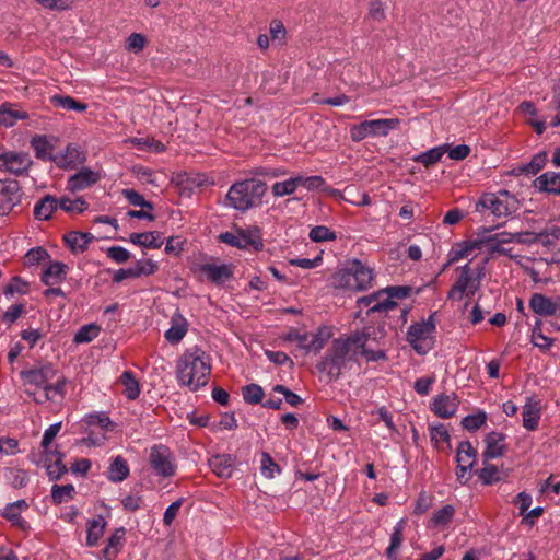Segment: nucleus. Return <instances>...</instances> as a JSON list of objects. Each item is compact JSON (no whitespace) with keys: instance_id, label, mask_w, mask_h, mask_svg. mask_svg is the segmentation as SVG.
<instances>
[{"instance_id":"f257e3e1","label":"nucleus","mask_w":560,"mask_h":560,"mask_svg":"<svg viewBox=\"0 0 560 560\" xmlns=\"http://www.w3.org/2000/svg\"><path fill=\"white\" fill-rule=\"evenodd\" d=\"M369 336L363 330L334 339L325 355L317 362V371L325 374L328 382L337 381L347 364L357 361L360 348L366 345Z\"/></svg>"},{"instance_id":"f03ea898","label":"nucleus","mask_w":560,"mask_h":560,"mask_svg":"<svg viewBox=\"0 0 560 560\" xmlns=\"http://www.w3.org/2000/svg\"><path fill=\"white\" fill-rule=\"evenodd\" d=\"M211 374L209 357L199 348L185 351L177 361L178 382L196 392L207 385Z\"/></svg>"},{"instance_id":"7ed1b4c3","label":"nucleus","mask_w":560,"mask_h":560,"mask_svg":"<svg viewBox=\"0 0 560 560\" xmlns=\"http://www.w3.org/2000/svg\"><path fill=\"white\" fill-rule=\"evenodd\" d=\"M267 190L268 186L265 182L255 177L246 178L234 183L230 187L226 194V201L235 210L245 212L252 208L259 207Z\"/></svg>"},{"instance_id":"20e7f679","label":"nucleus","mask_w":560,"mask_h":560,"mask_svg":"<svg viewBox=\"0 0 560 560\" xmlns=\"http://www.w3.org/2000/svg\"><path fill=\"white\" fill-rule=\"evenodd\" d=\"M517 200L508 190H500L498 194L486 192L476 202L477 212L490 210L493 215L506 217L517 210Z\"/></svg>"},{"instance_id":"39448f33","label":"nucleus","mask_w":560,"mask_h":560,"mask_svg":"<svg viewBox=\"0 0 560 560\" xmlns=\"http://www.w3.org/2000/svg\"><path fill=\"white\" fill-rule=\"evenodd\" d=\"M434 330L435 319L434 314H431L427 320L416 323L408 328L407 341L417 353L425 354L433 348Z\"/></svg>"},{"instance_id":"423d86ee","label":"nucleus","mask_w":560,"mask_h":560,"mask_svg":"<svg viewBox=\"0 0 560 560\" xmlns=\"http://www.w3.org/2000/svg\"><path fill=\"white\" fill-rule=\"evenodd\" d=\"M20 375L24 385H32L45 390L48 383L56 377L57 370L51 363H46L40 366L23 370Z\"/></svg>"},{"instance_id":"0eeeda50","label":"nucleus","mask_w":560,"mask_h":560,"mask_svg":"<svg viewBox=\"0 0 560 560\" xmlns=\"http://www.w3.org/2000/svg\"><path fill=\"white\" fill-rule=\"evenodd\" d=\"M21 187L15 179H0V215L8 214L21 201Z\"/></svg>"},{"instance_id":"6e6552de","label":"nucleus","mask_w":560,"mask_h":560,"mask_svg":"<svg viewBox=\"0 0 560 560\" xmlns=\"http://www.w3.org/2000/svg\"><path fill=\"white\" fill-rule=\"evenodd\" d=\"M32 161L24 153L5 152L0 154V170H4L14 175H23L27 172Z\"/></svg>"},{"instance_id":"1a4fd4ad","label":"nucleus","mask_w":560,"mask_h":560,"mask_svg":"<svg viewBox=\"0 0 560 560\" xmlns=\"http://www.w3.org/2000/svg\"><path fill=\"white\" fill-rule=\"evenodd\" d=\"M384 294L386 293L387 296L383 298L382 302L375 303L371 308H369L368 313H381V312H388L389 310H394L398 306L397 302H395L393 299H405L407 298L410 292L411 288L408 285H396V287H388L383 290Z\"/></svg>"},{"instance_id":"9d476101","label":"nucleus","mask_w":560,"mask_h":560,"mask_svg":"<svg viewBox=\"0 0 560 560\" xmlns=\"http://www.w3.org/2000/svg\"><path fill=\"white\" fill-rule=\"evenodd\" d=\"M529 307L539 316H560V298L552 300L542 293H534L529 300Z\"/></svg>"},{"instance_id":"9b49d317","label":"nucleus","mask_w":560,"mask_h":560,"mask_svg":"<svg viewBox=\"0 0 560 560\" xmlns=\"http://www.w3.org/2000/svg\"><path fill=\"white\" fill-rule=\"evenodd\" d=\"M458 405L459 399L455 393H452L451 395L440 394L433 399L431 410L438 417L448 419L456 413Z\"/></svg>"},{"instance_id":"f8f14e48","label":"nucleus","mask_w":560,"mask_h":560,"mask_svg":"<svg viewBox=\"0 0 560 560\" xmlns=\"http://www.w3.org/2000/svg\"><path fill=\"white\" fill-rule=\"evenodd\" d=\"M199 272L205 275L209 281L219 285L233 278V265L202 264L198 267Z\"/></svg>"},{"instance_id":"ddd939ff","label":"nucleus","mask_w":560,"mask_h":560,"mask_svg":"<svg viewBox=\"0 0 560 560\" xmlns=\"http://www.w3.org/2000/svg\"><path fill=\"white\" fill-rule=\"evenodd\" d=\"M100 174L88 167L81 168L68 179L67 188L71 191L83 190L100 180Z\"/></svg>"},{"instance_id":"4468645a","label":"nucleus","mask_w":560,"mask_h":560,"mask_svg":"<svg viewBox=\"0 0 560 560\" xmlns=\"http://www.w3.org/2000/svg\"><path fill=\"white\" fill-rule=\"evenodd\" d=\"M188 323L186 318L176 312L171 318V327L164 334L165 339L171 343H178L186 335Z\"/></svg>"},{"instance_id":"2eb2a0df","label":"nucleus","mask_w":560,"mask_h":560,"mask_svg":"<svg viewBox=\"0 0 560 560\" xmlns=\"http://www.w3.org/2000/svg\"><path fill=\"white\" fill-rule=\"evenodd\" d=\"M35 464L46 470L50 480H58L68 471L61 457H38Z\"/></svg>"},{"instance_id":"dca6fc26","label":"nucleus","mask_w":560,"mask_h":560,"mask_svg":"<svg viewBox=\"0 0 560 560\" xmlns=\"http://www.w3.org/2000/svg\"><path fill=\"white\" fill-rule=\"evenodd\" d=\"M534 186L539 191L560 195V173L546 172L534 180Z\"/></svg>"},{"instance_id":"f3484780","label":"nucleus","mask_w":560,"mask_h":560,"mask_svg":"<svg viewBox=\"0 0 560 560\" xmlns=\"http://www.w3.org/2000/svg\"><path fill=\"white\" fill-rule=\"evenodd\" d=\"M332 287L335 289L362 291L351 267L347 269H341L332 276Z\"/></svg>"},{"instance_id":"a211bd4d","label":"nucleus","mask_w":560,"mask_h":560,"mask_svg":"<svg viewBox=\"0 0 560 560\" xmlns=\"http://www.w3.org/2000/svg\"><path fill=\"white\" fill-rule=\"evenodd\" d=\"M129 241L135 245L150 249H158L163 245L162 233L159 231L131 233Z\"/></svg>"},{"instance_id":"6ab92c4d","label":"nucleus","mask_w":560,"mask_h":560,"mask_svg":"<svg viewBox=\"0 0 560 560\" xmlns=\"http://www.w3.org/2000/svg\"><path fill=\"white\" fill-rule=\"evenodd\" d=\"M67 269L68 267L63 262H50L42 273V281L49 287L58 284L66 279Z\"/></svg>"},{"instance_id":"aec40b11","label":"nucleus","mask_w":560,"mask_h":560,"mask_svg":"<svg viewBox=\"0 0 560 560\" xmlns=\"http://www.w3.org/2000/svg\"><path fill=\"white\" fill-rule=\"evenodd\" d=\"M233 457H207L208 467L220 478H229L234 470Z\"/></svg>"},{"instance_id":"412c9836","label":"nucleus","mask_w":560,"mask_h":560,"mask_svg":"<svg viewBox=\"0 0 560 560\" xmlns=\"http://www.w3.org/2000/svg\"><path fill=\"white\" fill-rule=\"evenodd\" d=\"M456 285V290L466 292V294L474 295L475 292L479 289L480 283L478 280H474L471 276V270L469 265H465L460 268L459 277L457 278L456 282L454 283Z\"/></svg>"},{"instance_id":"4be33fe9","label":"nucleus","mask_w":560,"mask_h":560,"mask_svg":"<svg viewBox=\"0 0 560 560\" xmlns=\"http://www.w3.org/2000/svg\"><path fill=\"white\" fill-rule=\"evenodd\" d=\"M58 206L59 201L56 197L46 195L35 205L33 214L37 220H49Z\"/></svg>"},{"instance_id":"5701e85b","label":"nucleus","mask_w":560,"mask_h":560,"mask_svg":"<svg viewBox=\"0 0 560 560\" xmlns=\"http://www.w3.org/2000/svg\"><path fill=\"white\" fill-rule=\"evenodd\" d=\"M106 521L102 515H97L88 522L86 545L93 547L97 545L106 528Z\"/></svg>"},{"instance_id":"b1692460","label":"nucleus","mask_w":560,"mask_h":560,"mask_svg":"<svg viewBox=\"0 0 560 560\" xmlns=\"http://www.w3.org/2000/svg\"><path fill=\"white\" fill-rule=\"evenodd\" d=\"M240 237H242V240H240L241 249L253 247L256 252H258L264 247L261 232L258 228L240 230Z\"/></svg>"},{"instance_id":"393cba45","label":"nucleus","mask_w":560,"mask_h":560,"mask_svg":"<svg viewBox=\"0 0 560 560\" xmlns=\"http://www.w3.org/2000/svg\"><path fill=\"white\" fill-rule=\"evenodd\" d=\"M523 425L527 430H535L540 419V406L538 401L528 399L523 408Z\"/></svg>"},{"instance_id":"a878e982","label":"nucleus","mask_w":560,"mask_h":560,"mask_svg":"<svg viewBox=\"0 0 560 560\" xmlns=\"http://www.w3.org/2000/svg\"><path fill=\"white\" fill-rule=\"evenodd\" d=\"M27 117L26 112L15 109L10 103L0 106V126L12 127L19 119H26Z\"/></svg>"},{"instance_id":"bb28decb","label":"nucleus","mask_w":560,"mask_h":560,"mask_svg":"<svg viewBox=\"0 0 560 560\" xmlns=\"http://www.w3.org/2000/svg\"><path fill=\"white\" fill-rule=\"evenodd\" d=\"M505 435L501 432H490L486 436L487 448L482 455H503L506 452Z\"/></svg>"},{"instance_id":"cd10ccee","label":"nucleus","mask_w":560,"mask_h":560,"mask_svg":"<svg viewBox=\"0 0 560 560\" xmlns=\"http://www.w3.org/2000/svg\"><path fill=\"white\" fill-rule=\"evenodd\" d=\"M331 334L327 327L318 328L316 334L310 335L306 341L305 351L318 353L329 340Z\"/></svg>"},{"instance_id":"c85d7f7f","label":"nucleus","mask_w":560,"mask_h":560,"mask_svg":"<svg viewBox=\"0 0 560 560\" xmlns=\"http://www.w3.org/2000/svg\"><path fill=\"white\" fill-rule=\"evenodd\" d=\"M454 515L455 508L451 504H446L433 513L432 517L429 521V527H445L452 522Z\"/></svg>"},{"instance_id":"c756f323","label":"nucleus","mask_w":560,"mask_h":560,"mask_svg":"<svg viewBox=\"0 0 560 560\" xmlns=\"http://www.w3.org/2000/svg\"><path fill=\"white\" fill-rule=\"evenodd\" d=\"M456 462L457 480L465 485L471 479L472 475L476 474V470H474V466L476 464L475 457H456Z\"/></svg>"},{"instance_id":"7c9ffc66","label":"nucleus","mask_w":560,"mask_h":560,"mask_svg":"<svg viewBox=\"0 0 560 560\" xmlns=\"http://www.w3.org/2000/svg\"><path fill=\"white\" fill-rule=\"evenodd\" d=\"M129 475V466L121 457H116L109 465L107 477L113 482H120Z\"/></svg>"},{"instance_id":"2f4dec72","label":"nucleus","mask_w":560,"mask_h":560,"mask_svg":"<svg viewBox=\"0 0 560 560\" xmlns=\"http://www.w3.org/2000/svg\"><path fill=\"white\" fill-rule=\"evenodd\" d=\"M547 162V152L542 151L535 154L532 160L514 170L517 174L536 175L544 168Z\"/></svg>"},{"instance_id":"473e14b6","label":"nucleus","mask_w":560,"mask_h":560,"mask_svg":"<svg viewBox=\"0 0 560 560\" xmlns=\"http://www.w3.org/2000/svg\"><path fill=\"white\" fill-rule=\"evenodd\" d=\"M351 269L357 277V280L361 287V290H366L371 287L373 281V271L369 267H365L361 261L353 260Z\"/></svg>"},{"instance_id":"72a5a7b5","label":"nucleus","mask_w":560,"mask_h":560,"mask_svg":"<svg viewBox=\"0 0 560 560\" xmlns=\"http://www.w3.org/2000/svg\"><path fill=\"white\" fill-rule=\"evenodd\" d=\"M431 441L434 443L438 452H446L451 448L450 434L444 424H439L431 429Z\"/></svg>"},{"instance_id":"f704fd0d","label":"nucleus","mask_w":560,"mask_h":560,"mask_svg":"<svg viewBox=\"0 0 560 560\" xmlns=\"http://www.w3.org/2000/svg\"><path fill=\"white\" fill-rule=\"evenodd\" d=\"M370 121L371 136H387L389 130L397 128L398 118L374 119Z\"/></svg>"},{"instance_id":"c9c22d12","label":"nucleus","mask_w":560,"mask_h":560,"mask_svg":"<svg viewBox=\"0 0 560 560\" xmlns=\"http://www.w3.org/2000/svg\"><path fill=\"white\" fill-rule=\"evenodd\" d=\"M50 103L54 106L62 107L68 110L85 112L88 105L79 102L69 95H54L50 97Z\"/></svg>"},{"instance_id":"e433bc0d","label":"nucleus","mask_w":560,"mask_h":560,"mask_svg":"<svg viewBox=\"0 0 560 560\" xmlns=\"http://www.w3.org/2000/svg\"><path fill=\"white\" fill-rule=\"evenodd\" d=\"M457 246L458 248H454L451 252L447 265H452L458 261L459 259L467 257L476 248L480 249L482 246V241L477 240L474 242H464L463 244H458Z\"/></svg>"},{"instance_id":"4c0bfd02","label":"nucleus","mask_w":560,"mask_h":560,"mask_svg":"<svg viewBox=\"0 0 560 560\" xmlns=\"http://www.w3.org/2000/svg\"><path fill=\"white\" fill-rule=\"evenodd\" d=\"M31 144L37 159L54 160L51 156L52 145L48 142L46 136L33 137Z\"/></svg>"},{"instance_id":"58836bf2","label":"nucleus","mask_w":560,"mask_h":560,"mask_svg":"<svg viewBox=\"0 0 560 560\" xmlns=\"http://www.w3.org/2000/svg\"><path fill=\"white\" fill-rule=\"evenodd\" d=\"M119 382L125 386V395L128 399H136L140 394L139 382L130 371H125L119 377Z\"/></svg>"},{"instance_id":"ea45409f","label":"nucleus","mask_w":560,"mask_h":560,"mask_svg":"<svg viewBox=\"0 0 560 560\" xmlns=\"http://www.w3.org/2000/svg\"><path fill=\"white\" fill-rule=\"evenodd\" d=\"M150 464L159 476L170 477L175 472V465L170 460V457H152Z\"/></svg>"},{"instance_id":"a19ab883","label":"nucleus","mask_w":560,"mask_h":560,"mask_svg":"<svg viewBox=\"0 0 560 560\" xmlns=\"http://www.w3.org/2000/svg\"><path fill=\"white\" fill-rule=\"evenodd\" d=\"M74 493L75 490L71 483L63 486L54 485L51 487V499L55 504L68 502L73 498Z\"/></svg>"},{"instance_id":"79ce46f5","label":"nucleus","mask_w":560,"mask_h":560,"mask_svg":"<svg viewBox=\"0 0 560 560\" xmlns=\"http://www.w3.org/2000/svg\"><path fill=\"white\" fill-rule=\"evenodd\" d=\"M4 479L13 488H23L28 481V476L25 470L20 468H7L4 470Z\"/></svg>"},{"instance_id":"37998d69","label":"nucleus","mask_w":560,"mask_h":560,"mask_svg":"<svg viewBox=\"0 0 560 560\" xmlns=\"http://www.w3.org/2000/svg\"><path fill=\"white\" fill-rule=\"evenodd\" d=\"M448 150L447 145L433 148L420 154L416 161L422 163L425 167H430L441 160L444 153Z\"/></svg>"},{"instance_id":"c03bdc74","label":"nucleus","mask_w":560,"mask_h":560,"mask_svg":"<svg viewBox=\"0 0 560 560\" xmlns=\"http://www.w3.org/2000/svg\"><path fill=\"white\" fill-rule=\"evenodd\" d=\"M242 395L247 404L257 405L262 401L265 393L261 386L253 383L242 388Z\"/></svg>"},{"instance_id":"a18cd8bd","label":"nucleus","mask_w":560,"mask_h":560,"mask_svg":"<svg viewBox=\"0 0 560 560\" xmlns=\"http://www.w3.org/2000/svg\"><path fill=\"white\" fill-rule=\"evenodd\" d=\"M89 425L100 427L102 430L113 431L116 424L109 419L106 412L91 413L86 417Z\"/></svg>"},{"instance_id":"49530a36","label":"nucleus","mask_w":560,"mask_h":560,"mask_svg":"<svg viewBox=\"0 0 560 560\" xmlns=\"http://www.w3.org/2000/svg\"><path fill=\"white\" fill-rule=\"evenodd\" d=\"M59 207L66 212L82 213L83 211H85L88 209L89 205L82 197H79L75 200H71L70 198L62 197L59 200Z\"/></svg>"},{"instance_id":"de8ad7c7","label":"nucleus","mask_w":560,"mask_h":560,"mask_svg":"<svg viewBox=\"0 0 560 560\" xmlns=\"http://www.w3.org/2000/svg\"><path fill=\"white\" fill-rule=\"evenodd\" d=\"M100 328L95 324H89L82 326L74 335L73 341L75 343L90 342L97 337Z\"/></svg>"},{"instance_id":"09e8293b","label":"nucleus","mask_w":560,"mask_h":560,"mask_svg":"<svg viewBox=\"0 0 560 560\" xmlns=\"http://www.w3.org/2000/svg\"><path fill=\"white\" fill-rule=\"evenodd\" d=\"M540 326H541V320H539V319L536 320L535 327L532 332V342L534 343V346H536L542 350H547L552 345L553 339L545 336L541 332Z\"/></svg>"},{"instance_id":"8fccbe9b","label":"nucleus","mask_w":560,"mask_h":560,"mask_svg":"<svg viewBox=\"0 0 560 560\" xmlns=\"http://www.w3.org/2000/svg\"><path fill=\"white\" fill-rule=\"evenodd\" d=\"M84 160V155L77 148L68 145L62 156V161H60L59 164L63 167H68L83 163Z\"/></svg>"},{"instance_id":"3c124183","label":"nucleus","mask_w":560,"mask_h":560,"mask_svg":"<svg viewBox=\"0 0 560 560\" xmlns=\"http://www.w3.org/2000/svg\"><path fill=\"white\" fill-rule=\"evenodd\" d=\"M485 485H491L500 480V471L495 465L485 464L480 470H476Z\"/></svg>"},{"instance_id":"603ef678","label":"nucleus","mask_w":560,"mask_h":560,"mask_svg":"<svg viewBox=\"0 0 560 560\" xmlns=\"http://www.w3.org/2000/svg\"><path fill=\"white\" fill-rule=\"evenodd\" d=\"M487 420L485 411H478L475 415H469L463 418L462 425L468 431L478 430Z\"/></svg>"},{"instance_id":"864d4df0","label":"nucleus","mask_w":560,"mask_h":560,"mask_svg":"<svg viewBox=\"0 0 560 560\" xmlns=\"http://www.w3.org/2000/svg\"><path fill=\"white\" fill-rule=\"evenodd\" d=\"M49 258V254L43 247L30 249L24 256L25 266H35Z\"/></svg>"},{"instance_id":"5fc2aeb1","label":"nucleus","mask_w":560,"mask_h":560,"mask_svg":"<svg viewBox=\"0 0 560 560\" xmlns=\"http://www.w3.org/2000/svg\"><path fill=\"white\" fill-rule=\"evenodd\" d=\"M122 195L132 206L141 207L148 210H153L154 208L152 202L147 201L142 195L133 189H124Z\"/></svg>"},{"instance_id":"6e6d98bb","label":"nucleus","mask_w":560,"mask_h":560,"mask_svg":"<svg viewBox=\"0 0 560 560\" xmlns=\"http://www.w3.org/2000/svg\"><path fill=\"white\" fill-rule=\"evenodd\" d=\"M368 136H371L369 120H364L361 124L351 126L350 138L353 142H360L364 140Z\"/></svg>"},{"instance_id":"4d7b16f0","label":"nucleus","mask_w":560,"mask_h":560,"mask_svg":"<svg viewBox=\"0 0 560 560\" xmlns=\"http://www.w3.org/2000/svg\"><path fill=\"white\" fill-rule=\"evenodd\" d=\"M310 238L313 242L318 243V242H325V241H332L336 238V235L327 226L317 225L311 230Z\"/></svg>"},{"instance_id":"13d9d810","label":"nucleus","mask_w":560,"mask_h":560,"mask_svg":"<svg viewBox=\"0 0 560 560\" xmlns=\"http://www.w3.org/2000/svg\"><path fill=\"white\" fill-rule=\"evenodd\" d=\"M28 292V283L21 277L15 276L4 289V294H26Z\"/></svg>"},{"instance_id":"bf43d9fd","label":"nucleus","mask_w":560,"mask_h":560,"mask_svg":"<svg viewBox=\"0 0 560 560\" xmlns=\"http://www.w3.org/2000/svg\"><path fill=\"white\" fill-rule=\"evenodd\" d=\"M63 241L71 252H85L84 246L82 244L83 240L79 237V231H71L66 233L63 235Z\"/></svg>"},{"instance_id":"052dcab7","label":"nucleus","mask_w":560,"mask_h":560,"mask_svg":"<svg viewBox=\"0 0 560 560\" xmlns=\"http://www.w3.org/2000/svg\"><path fill=\"white\" fill-rule=\"evenodd\" d=\"M145 43L147 39L144 35L140 33H132L127 38L126 49L137 54L143 50Z\"/></svg>"},{"instance_id":"680f3d73","label":"nucleus","mask_w":560,"mask_h":560,"mask_svg":"<svg viewBox=\"0 0 560 560\" xmlns=\"http://www.w3.org/2000/svg\"><path fill=\"white\" fill-rule=\"evenodd\" d=\"M125 536H126V529L124 527L116 528L115 532L107 539L106 545L119 553V551L124 547Z\"/></svg>"},{"instance_id":"e2e57ef3","label":"nucleus","mask_w":560,"mask_h":560,"mask_svg":"<svg viewBox=\"0 0 560 560\" xmlns=\"http://www.w3.org/2000/svg\"><path fill=\"white\" fill-rule=\"evenodd\" d=\"M272 389L276 393L282 394L285 398V401L293 407H298L299 405H301L303 402V399L298 394L293 393L284 385L278 384V385L273 386Z\"/></svg>"},{"instance_id":"0e129e2a","label":"nucleus","mask_w":560,"mask_h":560,"mask_svg":"<svg viewBox=\"0 0 560 560\" xmlns=\"http://www.w3.org/2000/svg\"><path fill=\"white\" fill-rule=\"evenodd\" d=\"M434 498L427 492L422 491L419 493L418 499L415 505V514H423L425 513L433 504Z\"/></svg>"},{"instance_id":"69168bd1","label":"nucleus","mask_w":560,"mask_h":560,"mask_svg":"<svg viewBox=\"0 0 560 560\" xmlns=\"http://www.w3.org/2000/svg\"><path fill=\"white\" fill-rule=\"evenodd\" d=\"M136 269L138 277L140 276H151L156 272L158 264L151 259L138 260L136 264Z\"/></svg>"},{"instance_id":"338daca9","label":"nucleus","mask_w":560,"mask_h":560,"mask_svg":"<svg viewBox=\"0 0 560 560\" xmlns=\"http://www.w3.org/2000/svg\"><path fill=\"white\" fill-rule=\"evenodd\" d=\"M260 469L261 474L269 479L280 472V467L272 460V457H262Z\"/></svg>"},{"instance_id":"774afa93","label":"nucleus","mask_w":560,"mask_h":560,"mask_svg":"<svg viewBox=\"0 0 560 560\" xmlns=\"http://www.w3.org/2000/svg\"><path fill=\"white\" fill-rule=\"evenodd\" d=\"M107 257L118 264L126 262L130 258V253L120 246H113L107 249Z\"/></svg>"}]
</instances>
